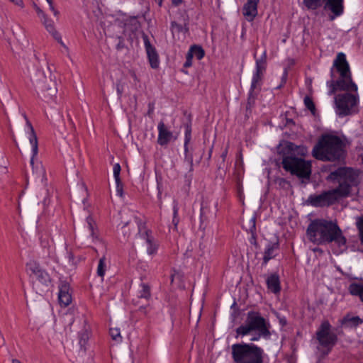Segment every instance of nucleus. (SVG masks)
Wrapping results in <instances>:
<instances>
[{
    "instance_id": "864d4df0",
    "label": "nucleus",
    "mask_w": 363,
    "mask_h": 363,
    "mask_svg": "<svg viewBox=\"0 0 363 363\" xmlns=\"http://www.w3.org/2000/svg\"><path fill=\"white\" fill-rule=\"evenodd\" d=\"M37 11H38V13H40H40H42V11H41L38 7H37Z\"/></svg>"
},
{
    "instance_id": "dca6fc26",
    "label": "nucleus",
    "mask_w": 363,
    "mask_h": 363,
    "mask_svg": "<svg viewBox=\"0 0 363 363\" xmlns=\"http://www.w3.org/2000/svg\"><path fill=\"white\" fill-rule=\"evenodd\" d=\"M246 321L253 330H258L259 332H264L266 330L265 320L263 318L259 315L253 313H249Z\"/></svg>"
},
{
    "instance_id": "a211bd4d",
    "label": "nucleus",
    "mask_w": 363,
    "mask_h": 363,
    "mask_svg": "<svg viewBox=\"0 0 363 363\" xmlns=\"http://www.w3.org/2000/svg\"><path fill=\"white\" fill-rule=\"evenodd\" d=\"M58 299L60 305L64 307L67 306L71 303L72 297L69 293V286L66 284H63L60 286Z\"/></svg>"
},
{
    "instance_id": "7c9ffc66",
    "label": "nucleus",
    "mask_w": 363,
    "mask_h": 363,
    "mask_svg": "<svg viewBox=\"0 0 363 363\" xmlns=\"http://www.w3.org/2000/svg\"><path fill=\"white\" fill-rule=\"evenodd\" d=\"M110 335L111 338L116 342H121L122 337L118 328H110Z\"/></svg>"
},
{
    "instance_id": "412c9836",
    "label": "nucleus",
    "mask_w": 363,
    "mask_h": 363,
    "mask_svg": "<svg viewBox=\"0 0 363 363\" xmlns=\"http://www.w3.org/2000/svg\"><path fill=\"white\" fill-rule=\"evenodd\" d=\"M142 236L147 246V253L150 255L155 254L157 250V245L155 243L154 238L147 231L143 234Z\"/></svg>"
},
{
    "instance_id": "f704fd0d",
    "label": "nucleus",
    "mask_w": 363,
    "mask_h": 363,
    "mask_svg": "<svg viewBox=\"0 0 363 363\" xmlns=\"http://www.w3.org/2000/svg\"><path fill=\"white\" fill-rule=\"evenodd\" d=\"M178 211H179L178 203L177 201H174V206H173V211H174L173 223H174L175 225H177V224L178 223V220L177 219Z\"/></svg>"
},
{
    "instance_id": "39448f33",
    "label": "nucleus",
    "mask_w": 363,
    "mask_h": 363,
    "mask_svg": "<svg viewBox=\"0 0 363 363\" xmlns=\"http://www.w3.org/2000/svg\"><path fill=\"white\" fill-rule=\"evenodd\" d=\"M231 354L234 363H263V350L252 343L233 344Z\"/></svg>"
},
{
    "instance_id": "c03bdc74",
    "label": "nucleus",
    "mask_w": 363,
    "mask_h": 363,
    "mask_svg": "<svg viewBox=\"0 0 363 363\" xmlns=\"http://www.w3.org/2000/svg\"><path fill=\"white\" fill-rule=\"evenodd\" d=\"M182 3V0H172V4L175 6H179Z\"/></svg>"
},
{
    "instance_id": "37998d69",
    "label": "nucleus",
    "mask_w": 363,
    "mask_h": 363,
    "mask_svg": "<svg viewBox=\"0 0 363 363\" xmlns=\"http://www.w3.org/2000/svg\"><path fill=\"white\" fill-rule=\"evenodd\" d=\"M300 149H301V150H300V152H299L301 153V155H306L307 154L308 150H307V148H306V147H303H303H300Z\"/></svg>"
},
{
    "instance_id": "20e7f679",
    "label": "nucleus",
    "mask_w": 363,
    "mask_h": 363,
    "mask_svg": "<svg viewBox=\"0 0 363 363\" xmlns=\"http://www.w3.org/2000/svg\"><path fill=\"white\" fill-rule=\"evenodd\" d=\"M344 143L337 136L325 134L322 135L313 149L314 157L323 161H333L340 159L343 153Z\"/></svg>"
},
{
    "instance_id": "2f4dec72",
    "label": "nucleus",
    "mask_w": 363,
    "mask_h": 363,
    "mask_svg": "<svg viewBox=\"0 0 363 363\" xmlns=\"http://www.w3.org/2000/svg\"><path fill=\"white\" fill-rule=\"evenodd\" d=\"M304 104L306 107L310 110L312 113L315 111V105L312 101V99L308 96L304 99Z\"/></svg>"
},
{
    "instance_id": "aec40b11",
    "label": "nucleus",
    "mask_w": 363,
    "mask_h": 363,
    "mask_svg": "<svg viewBox=\"0 0 363 363\" xmlns=\"http://www.w3.org/2000/svg\"><path fill=\"white\" fill-rule=\"evenodd\" d=\"M278 247L277 243H269L266 246L263 257L264 264H266L271 259L276 257Z\"/></svg>"
},
{
    "instance_id": "1a4fd4ad",
    "label": "nucleus",
    "mask_w": 363,
    "mask_h": 363,
    "mask_svg": "<svg viewBox=\"0 0 363 363\" xmlns=\"http://www.w3.org/2000/svg\"><path fill=\"white\" fill-rule=\"evenodd\" d=\"M282 165L285 170L300 178H309L311 173V162L296 157H284Z\"/></svg>"
},
{
    "instance_id": "bb28decb",
    "label": "nucleus",
    "mask_w": 363,
    "mask_h": 363,
    "mask_svg": "<svg viewBox=\"0 0 363 363\" xmlns=\"http://www.w3.org/2000/svg\"><path fill=\"white\" fill-rule=\"evenodd\" d=\"M350 292L352 295L363 296V285L359 284H352L350 286Z\"/></svg>"
},
{
    "instance_id": "de8ad7c7",
    "label": "nucleus",
    "mask_w": 363,
    "mask_h": 363,
    "mask_svg": "<svg viewBox=\"0 0 363 363\" xmlns=\"http://www.w3.org/2000/svg\"><path fill=\"white\" fill-rule=\"evenodd\" d=\"M68 118H69V121L70 124L72 125V126L73 128H74V123H73L72 119L70 118V116H68Z\"/></svg>"
},
{
    "instance_id": "a19ab883",
    "label": "nucleus",
    "mask_w": 363,
    "mask_h": 363,
    "mask_svg": "<svg viewBox=\"0 0 363 363\" xmlns=\"http://www.w3.org/2000/svg\"><path fill=\"white\" fill-rule=\"evenodd\" d=\"M13 4H14L15 5L21 7V8H23V0H10Z\"/></svg>"
},
{
    "instance_id": "4be33fe9",
    "label": "nucleus",
    "mask_w": 363,
    "mask_h": 363,
    "mask_svg": "<svg viewBox=\"0 0 363 363\" xmlns=\"http://www.w3.org/2000/svg\"><path fill=\"white\" fill-rule=\"evenodd\" d=\"M86 222L88 226L89 230L91 233V236L92 237L94 240H99V233H98V228L96 224L95 220L94 218L89 216L86 218Z\"/></svg>"
},
{
    "instance_id": "f03ea898",
    "label": "nucleus",
    "mask_w": 363,
    "mask_h": 363,
    "mask_svg": "<svg viewBox=\"0 0 363 363\" xmlns=\"http://www.w3.org/2000/svg\"><path fill=\"white\" fill-rule=\"evenodd\" d=\"M306 235L311 242L322 245L334 243L338 247L335 252L340 254L346 250V239L337 223L332 220L316 218L311 221Z\"/></svg>"
},
{
    "instance_id": "9b49d317",
    "label": "nucleus",
    "mask_w": 363,
    "mask_h": 363,
    "mask_svg": "<svg viewBox=\"0 0 363 363\" xmlns=\"http://www.w3.org/2000/svg\"><path fill=\"white\" fill-rule=\"evenodd\" d=\"M266 51H264L260 58L256 60L255 69L253 72L250 90L260 87L264 72L266 69Z\"/></svg>"
},
{
    "instance_id": "423d86ee",
    "label": "nucleus",
    "mask_w": 363,
    "mask_h": 363,
    "mask_svg": "<svg viewBox=\"0 0 363 363\" xmlns=\"http://www.w3.org/2000/svg\"><path fill=\"white\" fill-rule=\"evenodd\" d=\"M111 30L114 32L116 51L122 55H127L129 52V48L125 41L131 45L133 40L137 38L136 24H114L111 27Z\"/></svg>"
},
{
    "instance_id": "9d476101",
    "label": "nucleus",
    "mask_w": 363,
    "mask_h": 363,
    "mask_svg": "<svg viewBox=\"0 0 363 363\" xmlns=\"http://www.w3.org/2000/svg\"><path fill=\"white\" fill-rule=\"evenodd\" d=\"M330 327L328 321H324L316 333L317 339L323 346H333L336 341V336L330 331Z\"/></svg>"
},
{
    "instance_id": "b1692460",
    "label": "nucleus",
    "mask_w": 363,
    "mask_h": 363,
    "mask_svg": "<svg viewBox=\"0 0 363 363\" xmlns=\"http://www.w3.org/2000/svg\"><path fill=\"white\" fill-rule=\"evenodd\" d=\"M45 28L46 30L52 35L55 39L57 40L67 51H68V48L62 42L60 35L57 30H55L53 24H46Z\"/></svg>"
},
{
    "instance_id": "473e14b6",
    "label": "nucleus",
    "mask_w": 363,
    "mask_h": 363,
    "mask_svg": "<svg viewBox=\"0 0 363 363\" xmlns=\"http://www.w3.org/2000/svg\"><path fill=\"white\" fill-rule=\"evenodd\" d=\"M121 166L118 163H116L113 165V172L115 180H121L120 178V172H121Z\"/></svg>"
},
{
    "instance_id": "603ef678",
    "label": "nucleus",
    "mask_w": 363,
    "mask_h": 363,
    "mask_svg": "<svg viewBox=\"0 0 363 363\" xmlns=\"http://www.w3.org/2000/svg\"><path fill=\"white\" fill-rule=\"evenodd\" d=\"M12 363H21L19 360L13 359Z\"/></svg>"
},
{
    "instance_id": "8fccbe9b",
    "label": "nucleus",
    "mask_w": 363,
    "mask_h": 363,
    "mask_svg": "<svg viewBox=\"0 0 363 363\" xmlns=\"http://www.w3.org/2000/svg\"><path fill=\"white\" fill-rule=\"evenodd\" d=\"M203 304H204V299H203V300H202V306H201V310H202L203 306ZM201 311H200V313H199V318H201Z\"/></svg>"
},
{
    "instance_id": "a878e982",
    "label": "nucleus",
    "mask_w": 363,
    "mask_h": 363,
    "mask_svg": "<svg viewBox=\"0 0 363 363\" xmlns=\"http://www.w3.org/2000/svg\"><path fill=\"white\" fill-rule=\"evenodd\" d=\"M252 331H254L253 329L250 327V325L246 321L245 324L238 327L236 330V333L238 335H240L242 337L247 335L250 334Z\"/></svg>"
},
{
    "instance_id": "c85d7f7f",
    "label": "nucleus",
    "mask_w": 363,
    "mask_h": 363,
    "mask_svg": "<svg viewBox=\"0 0 363 363\" xmlns=\"http://www.w3.org/2000/svg\"><path fill=\"white\" fill-rule=\"evenodd\" d=\"M106 269V257H105V256H103L99 259V264H98V267H97V274L99 277H103L105 274Z\"/></svg>"
},
{
    "instance_id": "3c124183",
    "label": "nucleus",
    "mask_w": 363,
    "mask_h": 363,
    "mask_svg": "<svg viewBox=\"0 0 363 363\" xmlns=\"http://www.w3.org/2000/svg\"><path fill=\"white\" fill-rule=\"evenodd\" d=\"M117 91H118V94H119V95H121L122 91H121V89H119V87H118V86L117 87Z\"/></svg>"
},
{
    "instance_id": "0eeeda50",
    "label": "nucleus",
    "mask_w": 363,
    "mask_h": 363,
    "mask_svg": "<svg viewBox=\"0 0 363 363\" xmlns=\"http://www.w3.org/2000/svg\"><path fill=\"white\" fill-rule=\"evenodd\" d=\"M33 83L38 89V94L45 101L53 99L57 93L55 76L49 68L46 71H38Z\"/></svg>"
},
{
    "instance_id": "49530a36",
    "label": "nucleus",
    "mask_w": 363,
    "mask_h": 363,
    "mask_svg": "<svg viewBox=\"0 0 363 363\" xmlns=\"http://www.w3.org/2000/svg\"><path fill=\"white\" fill-rule=\"evenodd\" d=\"M131 76L134 79L135 81H138V77H137V76H136L135 72H132L131 73Z\"/></svg>"
},
{
    "instance_id": "58836bf2",
    "label": "nucleus",
    "mask_w": 363,
    "mask_h": 363,
    "mask_svg": "<svg viewBox=\"0 0 363 363\" xmlns=\"http://www.w3.org/2000/svg\"><path fill=\"white\" fill-rule=\"evenodd\" d=\"M192 57L191 55V54H188L186 55V62L184 65V67H189L191 64H192Z\"/></svg>"
},
{
    "instance_id": "ddd939ff",
    "label": "nucleus",
    "mask_w": 363,
    "mask_h": 363,
    "mask_svg": "<svg viewBox=\"0 0 363 363\" xmlns=\"http://www.w3.org/2000/svg\"><path fill=\"white\" fill-rule=\"evenodd\" d=\"M143 39L150 67L152 69H157L160 64L157 52L155 48L151 45L148 36L144 33H143Z\"/></svg>"
},
{
    "instance_id": "6e6552de",
    "label": "nucleus",
    "mask_w": 363,
    "mask_h": 363,
    "mask_svg": "<svg viewBox=\"0 0 363 363\" xmlns=\"http://www.w3.org/2000/svg\"><path fill=\"white\" fill-rule=\"evenodd\" d=\"M344 2L345 0H303V4L308 10L315 11L324 6V9L330 11V21L343 15Z\"/></svg>"
},
{
    "instance_id": "5fc2aeb1",
    "label": "nucleus",
    "mask_w": 363,
    "mask_h": 363,
    "mask_svg": "<svg viewBox=\"0 0 363 363\" xmlns=\"http://www.w3.org/2000/svg\"><path fill=\"white\" fill-rule=\"evenodd\" d=\"M251 340H258V338H257V337H253V338H252Z\"/></svg>"
},
{
    "instance_id": "72a5a7b5",
    "label": "nucleus",
    "mask_w": 363,
    "mask_h": 363,
    "mask_svg": "<svg viewBox=\"0 0 363 363\" xmlns=\"http://www.w3.org/2000/svg\"><path fill=\"white\" fill-rule=\"evenodd\" d=\"M88 338L89 336L86 332H82L79 334V344L81 347L85 346Z\"/></svg>"
},
{
    "instance_id": "393cba45",
    "label": "nucleus",
    "mask_w": 363,
    "mask_h": 363,
    "mask_svg": "<svg viewBox=\"0 0 363 363\" xmlns=\"http://www.w3.org/2000/svg\"><path fill=\"white\" fill-rule=\"evenodd\" d=\"M342 323L344 324H348L350 326H357L362 323V319L358 316L347 315L343 318Z\"/></svg>"
},
{
    "instance_id": "f3484780",
    "label": "nucleus",
    "mask_w": 363,
    "mask_h": 363,
    "mask_svg": "<svg viewBox=\"0 0 363 363\" xmlns=\"http://www.w3.org/2000/svg\"><path fill=\"white\" fill-rule=\"evenodd\" d=\"M158 143L160 145H167L172 138V133L167 128V127L165 126L164 123L162 121H161L158 124Z\"/></svg>"
},
{
    "instance_id": "e433bc0d",
    "label": "nucleus",
    "mask_w": 363,
    "mask_h": 363,
    "mask_svg": "<svg viewBox=\"0 0 363 363\" xmlns=\"http://www.w3.org/2000/svg\"><path fill=\"white\" fill-rule=\"evenodd\" d=\"M357 227L359 231V236L362 242L363 243V218L357 222Z\"/></svg>"
},
{
    "instance_id": "ea45409f",
    "label": "nucleus",
    "mask_w": 363,
    "mask_h": 363,
    "mask_svg": "<svg viewBox=\"0 0 363 363\" xmlns=\"http://www.w3.org/2000/svg\"><path fill=\"white\" fill-rule=\"evenodd\" d=\"M153 111H154V104L152 103H150L148 104V111H147V115L149 116H151L153 113Z\"/></svg>"
},
{
    "instance_id": "79ce46f5",
    "label": "nucleus",
    "mask_w": 363,
    "mask_h": 363,
    "mask_svg": "<svg viewBox=\"0 0 363 363\" xmlns=\"http://www.w3.org/2000/svg\"><path fill=\"white\" fill-rule=\"evenodd\" d=\"M46 1L49 4L51 10L53 11V13L55 15H57L58 13V12L55 10V9L54 8V6L52 5V0H46Z\"/></svg>"
},
{
    "instance_id": "4468645a",
    "label": "nucleus",
    "mask_w": 363,
    "mask_h": 363,
    "mask_svg": "<svg viewBox=\"0 0 363 363\" xmlns=\"http://www.w3.org/2000/svg\"><path fill=\"white\" fill-rule=\"evenodd\" d=\"M24 118L26 121V127L28 129V138L30 143L32 146V152L33 155L30 160V164L33 166L34 164V158L38 155V138L35 134V132L34 130V128L33 125H31L30 122L28 120L27 117L24 116Z\"/></svg>"
},
{
    "instance_id": "09e8293b",
    "label": "nucleus",
    "mask_w": 363,
    "mask_h": 363,
    "mask_svg": "<svg viewBox=\"0 0 363 363\" xmlns=\"http://www.w3.org/2000/svg\"><path fill=\"white\" fill-rule=\"evenodd\" d=\"M155 2L160 6H162V1L163 0H155Z\"/></svg>"
},
{
    "instance_id": "c9c22d12",
    "label": "nucleus",
    "mask_w": 363,
    "mask_h": 363,
    "mask_svg": "<svg viewBox=\"0 0 363 363\" xmlns=\"http://www.w3.org/2000/svg\"><path fill=\"white\" fill-rule=\"evenodd\" d=\"M182 278V274L177 271H174V272L171 274V281L173 283L174 281L178 280L180 281Z\"/></svg>"
},
{
    "instance_id": "f257e3e1",
    "label": "nucleus",
    "mask_w": 363,
    "mask_h": 363,
    "mask_svg": "<svg viewBox=\"0 0 363 363\" xmlns=\"http://www.w3.org/2000/svg\"><path fill=\"white\" fill-rule=\"evenodd\" d=\"M330 74V79L326 82L328 95H333L337 91H344L334 97L335 113L342 118L357 113L359 106L358 86L352 79L345 53H337Z\"/></svg>"
},
{
    "instance_id": "4c0bfd02",
    "label": "nucleus",
    "mask_w": 363,
    "mask_h": 363,
    "mask_svg": "<svg viewBox=\"0 0 363 363\" xmlns=\"http://www.w3.org/2000/svg\"><path fill=\"white\" fill-rule=\"evenodd\" d=\"M116 191H117V194L120 196H123V184H122V182H121V180H119V181L116 180Z\"/></svg>"
},
{
    "instance_id": "f8f14e48",
    "label": "nucleus",
    "mask_w": 363,
    "mask_h": 363,
    "mask_svg": "<svg viewBox=\"0 0 363 363\" xmlns=\"http://www.w3.org/2000/svg\"><path fill=\"white\" fill-rule=\"evenodd\" d=\"M26 270L30 277L36 278L40 282L46 284L50 281V277L45 270L35 260H30L26 264Z\"/></svg>"
},
{
    "instance_id": "6e6d98bb",
    "label": "nucleus",
    "mask_w": 363,
    "mask_h": 363,
    "mask_svg": "<svg viewBox=\"0 0 363 363\" xmlns=\"http://www.w3.org/2000/svg\"><path fill=\"white\" fill-rule=\"evenodd\" d=\"M199 363H201V362H199Z\"/></svg>"
},
{
    "instance_id": "c756f323",
    "label": "nucleus",
    "mask_w": 363,
    "mask_h": 363,
    "mask_svg": "<svg viewBox=\"0 0 363 363\" xmlns=\"http://www.w3.org/2000/svg\"><path fill=\"white\" fill-rule=\"evenodd\" d=\"M191 127L188 124H186L185 125V140H184V149H185L186 152H187V151H188V147H187L188 143L191 140Z\"/></svg>"
},
{
    "instance_id": "5701e85b",
    "label": "nucleus",
    "mask_w": 363,
    "mask_h": 363,
    "mask_svg": "<svg viewBox=\"0 0 363 363\" xmlns=\"http://www.w3.org/2000/svg\"><path fill=\"white\" fill-rule=\"evenodd\" d=\"M187 53L191 54L192 57H196L199 60H201L204 55L203 50L198 45H192Z\"/></svg>"
},
{
    "instance_id": "a18cd8bd",
    "label": "nucleus",
    "mask_w": 363,
    "mask_h": 363,
    "mask_svg": "<svg viewBox=\"0 0 363 363\" xmlns=\"http://www.w3.org/2000/svg\"><path fill=\"white\" fill-rule=\"evenodd\" d=\"M250 223H252V228H255V218L252 217L250 220Z\"/></svg>"
},
{
    "instance_id": "cd10ccee",
    "label": "nucleus",
    "mask_w": 363,
    "mask_h": 363,
    "mask_svg": "<svg viewBox=\"0 0 363 363\" xmlns=\"http://www.w3.org/2000/svg\"><path fill=\"white\" fill-rule=\"evenodd\" d=\"M140 286H141V290L139 291L138 296L140 298L148 299L151 296L150 288L149 285L147 284H145V283H142L140 284Z\"/></svg>"
},
{
    "instance_id": "6ab92c4d",
    "label": "nucleus",
    "mask_w": 363,
    "mask_h": 363,
    "mask_svg": "<svg viewBox=\"0 0 363 363\" xmlns=\"http://www.w3.org/2000/svg\"><path fill=\"white\" fill-rule=\"evenodd\" d=\"M268 289L274 294H279L281 290L279 277L277 274H272L267 279Z\"/></svg>"
},
{
    "instance_id": "2eb2a0df",
    "label": "nucleus",
    "mask_w": 363,
    "mask_h": 363,
    "mask_svg": "<svg viewBox=\"0 0 363 363\" xmlns=\"http://www.w3.org/2000/svg\"><path fill=\"white\" fill-rule=\"evenodd\" d=\"M259 0H247L242 9V13L247 21H252L257 14V4Z\"/></svg>"
},
{
    "instance_id": "7ed1b4c3",
    "label": "nucleus",
    "mask_w": 363,
    "mask_h": 363,
    "mask_svg": "<svg viewBox=\"0 0 363 363\" xmlns=\"http://www.w3.org/2000/svg\"><path fill=\"white\" fill-rule=\"evenodd\" d=\"M329 179L339 183L337 188L320 194L311 195L308 202L314 207H324L333 204L339 199L347 196L350 191L351 184L354 180V171L351 168L342 167L333 172Z\"/></svg>"
}]
</instances>
